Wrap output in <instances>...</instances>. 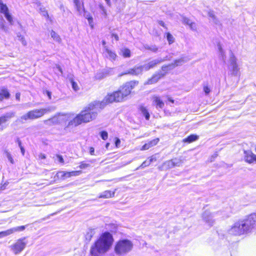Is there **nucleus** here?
Here are the masks:
<instances>
[{"label":"nucleus","mask_w":256,"mask_h":256,"mask_svg":"<svg viewBox=\"0 0 256 256\" xmlns=\"http://www.w3.org/2000/svg\"><path fill=\"white\" fill-rule=\"evenodd\" d=\"M100 10H101L102 11V14H104V16H106L107 14H106V10L102 6H100Z\"/></svg>","instance_id":"obj_46"},{"label":"nucleus","mask_w":256,"mask_h":256,"mask_svg":"<svg viewBox=\"0 0 256 256\" xmlns=\"http://www.w3.org/2000/svg\"><path fill=\"white\" fill-rule=\"evenodd\" d=\"M108 4H110V0H105Z\"/></svg>","instance_id":"obj_64"},{"label":"nucleus","mask_w":256,"mask_h":256,"mask_svg":"<svg viewBox=\"0 0 256 256\" xmlns=\"http://www.w3.org/2000/svg\"><path fill=\"white\" fill-rule=\"evenodd\" d=\"M51 38L56 42L60 43L62 42V39L60 36L56 33L54 31L52 30L50 33Z\"/></svg>","instance_id":"obj_27"},{"label":"nucleus","mask_w":256,"mask_h":256,"mask_svg":"<svg viewBox=\"0 0 256 256\" xmlns=\"http://www.w3.org/2000/svg\"><path fill=\"white\" fill-rule=\"evenodd\" d=\"M106 106L102 100V102L94 101L90 103L72 120L68 122V126H77L82 122H88L96 118V110L103 108Z\"/></svg>","instance_id":"obj_1"},{"label":"nucleus","mask_w":256,"mask_h":256,"mask_svg":"<svg viewBox=\"0 0 256 256\" xmlns=\"http://www.w3.org/2000/svg\"><path fill=\"white\" fill-rule=\"evenodd\" d=\"M159 24L162 26H164V23L162 21L159 22Z\"/></svg>","instance_id":"obj_61"},{"label":"nucleus","mask_w":256,"mask_h":256,"mask_svg":"<svg viewBox=\"0 0 256 256\" xmlns=\"http://www.w3.org/2000/svg\"><path fill=\"white\" fill-rule=\"evenodd\" d=\"M93 235H94L93 230H90L87 232L86 234V238L87 240H90V239L92 238Z\"/></svg>","instance_id":"obj_33"},{"label":"nucleus","mask_w":256,"mask_h":256,"mask_svg":"<svg viewBox=\"0 0 256 256\" xmlns=\"http://www.w3.org/2000/svg\"><path fill=\"white\" fill-rule=\"evenodd\" d=\"M94 149L92 147H90V153L91 155H94Z\"/></svg>","instance_id":"obj_51"},{"label":"nucleus","mask_w":256,"mask_h":256,"mask_svg":"<svg viewBox=\"0 0 256 256\" xmlns=\"http://www.w3.org/2000/svg\"><path fill=\"white\" fill-rule=\"evenodd\" d=\"M114 240L112 235L108 232L102 234L90 248L92 256H99L100 254L108 252Z\"/></svg>","instance_id":"obj_4"},{"label":"nucleus","mask_w":256,"mask_h":256,"mask_svg":"<svg viewBox=\"0 0 256 256\" xmlns=\"http://www.w3.org/2000/svg\"><path fill=\"white\" fill-rule=\"evenodd\" d=\"M0 28L2 30H3L4 32H8V28L4 24H2L0 25Z\"/></svg>","instance_id":"obj_44"},{"label":"nucleus","mask_w":256,"mask_h":256,"mask_svg":"<svg viewBox=\"0 0 256 256\" xmlns=\"http://www.w3.org/2000/svg\"><path fill=\"white\" fill-rule=\"evenodd\" d=\"M218 50H220V52L221 53L222 55L224 54V50L220 46H218Z\"/></svg>","instance_id":"obj_54"},{"label":"nucleus","mask_w":256,"mask_h":256,"mask_svg":"<svg viewBox=\"0 0 256 256\" xmlns=\"http://www.w3.org/2000/svg\"><path fill=\"white\" fill-rule=\"evenodd\" d=\"M203 90L206 94H208L211 91L210 88L208 85H204L203 87Z\"/></svg>","instance_id":"obj_39"},{"label":"nucleus","mask_w":256,"mask_h":256,"mask_svg":"<svg viewBox=\"0 0 256 256\" xmlns=\"http://www.w3.org/2000/svg\"><path fill=\"white\" fill-rule=\"evenodd\" d=\"M0 12L4 14L10 24H13V18L10 14L8 8L6 4H3L2 0H0Z\"/></svg>","instance_id":"obj_10"},{"label":"nucleus","mask_w":256,"mask_h":256,"mask_svg":"<svg viewBox=\"0 0 256 256\" xmlns=\"http://www.w3.org/2000/svg\"><path fill=\"white\" fill-rule=\"evenodd\" d=\"M75 8L80 14H82L84 12V8L83 3L80 0H73Z\"/></svg>","instance_id":"obj_19"},{"label":"nucleus","mask_w":256,"mask_h":256,"mask_svg":"<svg viewBox=\"0 0 256 256\" xmlns=\"http://www.w3.org/2000/svg\"><path fill=\"white\" fill-rule=\"evenodd\" d=\"M150 164V162H148V160H145L142 164L138 168H136V170H138L140 168H143L146 166H148Z\"/></svg>","instance_id":"obj_40"},{"label":"nucleus","mask_w":256,"mask_h":256,"mask_svg":"<svg viewBox=\"0 0 256 256\" xmlns=\"http://www.w3.org/2000/svg\"><path fill=\"white\" fill-rule=\"evenodd\" d=\"M148 161L150 162V164L152 162L156 160V158L154 156H152L148 158Z\"/></svg>","instance_id":"obj_47"},{"label":"nucleus","mask_w":256,"mask_h":256,"mask_svg":"<svg viewBox=\"0 0 256 256\" xmlns=\"http://www.w3.org/2000/svg\"><path fill=\"white\" fill-rule=\"evenodd\" d=\"M136 82L130 81L120 87L118 91L108 94L103 100L106 105L114 102H120L125 100L131 92L132 90L136 85Z\"/></svg>","instance_id":"obj_3"},{"label":"nucleus","mask_w":256,"mask_h":256,"mask_svg":"<svg viewBox=\"0 0 256 256\" xmlns=\"http://www.w3.org/2000/svg\"><path fill=\"white\" fill-rule=\"evenodd\" d=\"M24 240L25 238H20L10 246V249L15 254H18L24 249L26 245V242Z\"/></svg>","instance_id":"obj_7"},{"label":"nucleus","mask_w":256,"mask_h":256,"mask_svg":"<svg viewBox=\"0 0 256 256\" xmlns=\"http://www.w3.org/2000/svg\"><path fill=\"white\" fill-rule=\"evenodd\" d=\"M5 154L6 158L8 159V161L12 164H14V161L13 159L12 154L8 151L5 152Z\"/></svg>","instance_id":"obj_32"},{"label":"nucleus","mask_w":256,"mask_h":256,"mask_svg":"<svg viewBox=\"0 0 256 256\" xmlns=\"http://www.w3.org/2000/svg\"><path fill=\"white\" fill-rule=\"evenodd\" d=\"M152 100V104L155 106L156 108H162L164 107V104L159 96H154Z\"/></svg>","instance_id":"obj_16"},{"label":"nucleus","mask_w":256,"mask_h":256,"mask_svg":"<svg viewBox=\"0 0 256 256\" xmlns=\"http://www.w3.org/2000/svg\"><path fill=\"white\" fill-rule=\"evenodd\" d=\"M56 160L58 162H60L62 164L64 163V158H62V156H61L60 155H56Z\"/></svg>","instance_id":"obj_45"},{"label":"nucleus","mask_w":256,"mask_h":256,"mask_svg":"<svg viewBox=\"0 0 256 256\" xmlns=\"http://www.w3.org/2000/svg\"><path fill=\"white\" fill-rule=\"evenodd\" d=\"M168 101H170V102H171L172 104H173L174 102V100H172L171 98L170 97H168Z\"/></svg>","instance_id":"obj_57"},{"label":"nucleus","mask_w":256,"mask_h":256,"mask_svg":"<svg viewBox=\"0 0 256 256\" xmlns=\"http://www.w3.org/2000/svg\"><path fill=\"white\" fill-rule=\"evenodd\" d=\"M133 248L132 241L128 239H120L116 243L114 252L118 256H124L130 252Z\"/></svg>","instance_id":"obj_5"},{"label":"nucleus","mask_w":256,"mask_h":256,"mask_svg":"<svg viewBox=\"0 0 256 256\" xmlns=\"http://www.w3.org/2000/svg\"><path fill=\"white\" fill-rule=\"evenodd\" d=\"M70 82L72 86V88L74 91H78L79 90V87L76 82L74 81L73 80H70Z\"/></svg>","instance_id":"obj_35"},{"label":"nucleus","mask_w":256,"mask_h":256,"mask_svg":"<svg viewBox=\"0 0 256 256\" xmlns=\"http://www.w3.org/2000/svg\"><path fill=\"white\" fill-rule=\"evenodd\" d=\"M244 158L245 162L248 164L256 162V155L250 150H244Z\"/></svg>","instance_id":"obj_15"},{"label":"nucleus","mask_w":256,"mask_h":256,"mask_svg":"<svg viewBox=\"0 0 256 256\" xmlns=\"http://www.w3.org/2000/svg\"><path fill=\"white\" fill-rule=\"evenodd\" d=\"M256 224V213L250 214L244 220L234 223L228 230L232 236H241L252 232Z\"/></svg>","instance_id":"obj_2"},{"label":"nucleus","mask_w":256,"mask_h":256,"mask_svg":"<svg viewBox=\"0 0 256 256\" xmlns=\"http://www.w3.org/2000/svg\"><path fill=\"white\" fill-rule=\"evenodd\" d=\"M5 119L4 118H0V126L3 124L4 123ZM3 130L2 127H0V130Z\"/></svg>","instance_id":"obj_48"},{"label":"nucleus","mask_w":256,"mask_h":256,"mask_svg":"<svg viewBox=\"0 0 256 256\" xmlns=\"http://www.w3.org/2000/svg\"><path fill=\"white\" fill-rule=\"evenodd\" d=\"M120 54L124 58H130V51L126 48H123L120 50Z\"/></svg>","instance_id":"obj_29"},{"label":"nucleus","mask_w":256,"mask_h":256,"mask_svg":"<svg viewBox=\"0 0 256 256\" xmlns=\"http://www.w3.org/2000/svg\"><path fill=\"white\" fill-rule=\"evenodd\" d=\"M70 114H61L52 118L53 121L58 120L59 122H66L70 119Z\"/></svg>","instance_id":"obj_20"},{"label":"nucleus","mask_w":256,"mask_h":256,"mask_svg":"<svg viewBox=\"0 0 256 256\" xmlns=\"http://www.w3.org/2000/svg\"><path fill=\"white\" fill-rule=\"evenodd\" d=\"M159 142V138H156L148 142L145 144H144L142 148L140 149L141 150H147L150 148L156 146Z\"/></svg>","instance_id":"obj_18"},{"label":"nucleus","mask_w":256,"mask_h":256,"mask_svg":"<svg viewBox=\"0 0 256 256\" xmlns=\"http://www.w3.org/2000/svg\"><path fill=\"white\" fill-rule=\"evenodd\" d=\"M102 45H103V46H104V48L105 49V46H106V41H104V40H102Z\"/></svg>","instance_id":"obj_62"},{"label":"nucleus","mask_w":256,"mask_h":256,"mask_svg":"<svg viewBox=\"0 0 256 256\" xmlns=\"http://www.w3.org/2000/svg\"><path fill=\"white\" fill-rule=\"evenodd\" d=\"M105 56L112 60H115L116 55V54L109 50L107 46H105V51L104 52Z\"/></svg>","instance_id":"obj_23"},{"label":"nucleus","mask_w":256,"mask_h":256,"mask_svg":"<svg viewBox=\"0 0 256 256\" xmlns=\"http://www.w3.org/2000/svg\"><path fill=\"white\" fill-rule=\"evenodd\" d=\"M198 139V136L194 134H192L188 136V138L184 139L183 142H192L196 141Z\"/></svg>","instance_id":"obj_28"},{"label":"nucleus","mask_w":256,"mask_h":256,"mask_svg":"<svg viewBox=\"0 0 256 256\" xmlns=\"http://www.w3.org/2000/svg\"><path fill=\"white\" fill-rule=\"evenodd\" d=\"M112 38H114L116 40H118V36L117 34H112Z\"/></svg>","instance_id":"obj_53"},{"label":"nucleus","mask_w":256,"mask_h":256,"mask_svg":"<svg viewBox=\"0 0 256 256\" xmlns=\"http://www.w3.org/2000/svg\"><path fill=\"white\" fill-rule=\"evenodd\" d=\"M167 72L166 70L162 71L160 73H157L154 74L150 78L148 79L146 82L148 84H152L156 82L161 78L164 76Z\"/></svg>","instance_id":"obj_13"},{"label":"nucleus","mask_w":256,"mask_h":256,"mask_svg":"<svg viewBox=\"0 0 256 256\" xmlns=\"http://www.w3.org/2000/svg\"><path fill=\"white\" fill-rule=\"evenodd\" d=\"M166 38L170 44H171L174 42V38L170 33L167 34Z\"/></svg>","instance_id":"obj_37"},{"label":"nucleus","mask_w":256,"mask_h":256,"mask_svg":"<svg viewBox=\"0 0 256 256\" xmlns=\"http://www.w3.org/2000/svg\"><path fill=\"white\" fill-rule=\"evenodd\" d=\"M46 94H47V96H48V98L50 99H51V92L48 91H47Z\"/></svg>","instance_id":"obj_56"},{"label":"nucleus","mask_w":256,"mask_h":256,"mask_svg":"<svg viewBox=\"0 0 256 256\" xmlns=\"http://www.w3.org/2000/svg\"><path fill=\"white\" fill-rule=\"evenodd\" d=\"M19 40L22 42V45H24V46L26 45V44H27L26 42L24 36H19Z\"/></svg>","instance_id":"obj_43"},{"label":"nucleus","mask_w":256,"mask_h":256,"mask_svg":"<svg viewBox=\"0 0 256 256\" xmlns=\"http://www.w3.org/2000/svg\"><path fill=\"white\" fill-rule=\"evenodd\" d=\"M110 146V143H107L106 145V148H108V146Z\"/></svg>","instance_id":"obj_63"},{"label":"nucleus","mask_w":256,"mask_h":256,"mask_svg":"<svg viewBox=\"0 0 256 256\" xmlns=\"http://www.w3.org/2000/svg\"><path fill=\"white\" fill-rule=\"evenodd\" d=\"M46 158V156L45 154H40L39 155H38V159L39 160H44Z\"/></svg>","instance_id":"obj_49"},{"label":"nucleus","mask_w":256,"mask_h":256,"mask_svg":"<svg viewBox=\"0 0 256 256\" xmlns=\"http://www.w3.org/2000/svg\"><path fill=\"white\" fill-rule=\"evenodd\" d=\"M20 150H21V152H22V155H24V148L21 146L20 147Z\"/></svg>","instance_id":"obj_60"},{"label":"nucleus","mask_w":256,"mask_h":256,"mask_svg":"<svg viewBox=\"0 0 256 256\" xmlns=\"http://www.w3.org/2000/svg\"><path fill=\"white\" fill-rule=\"evenodd\" d=\"M100 136L104 140H106L108 138V134L106 131H102L100 132Z\"/></svg>","instance_id":"obj_41"},{"label":"nucleus","mask_w":256,"mask_h":256,"mask_svg":"<svg viewBox=\"0 0 256 256\" xmlns=\"http://www.w3.org/2000/svg\"><path fill=\"white\" fill-rule=\"evenodd\" d=\"M56 177L58 179L61 180H65L66 178H70L69 172L60 171L56 173Z\"/></svg>","instance_id":"obj_24"},{"label":"nucleus","mask_w":256,"mask_h":256,"mask_svg":"<svg viewBox=\"0 0 256 256\" xmlns=\"http://www.w3.org/2000/svg\"><path fill=\"white\" fill-rule=\"evenodd\" d=\"M4 189H5L4 185L0 186V192H1V191L4 190Z\"/></svg>","instance_id":"obj_55"},{"label":"nucleus","mask_w":256,"mask_h":256,"mask_svg":"<svg viewBox=\"0 0 256 256\" xmlns=\"http://www.w3.org/2000/svg\"><path fill=\"white\" fill-rule=\"evenodd\" d=\"M50 111V108L35 109L29 111L26 114L20 116V120L21 122L28 120H34L42 117L45 114Z\"/></svg>","instance_id":"obj_6"},{"label":"nucleus","mask_w":256,"mask_h":256,"mask_svg":"<svg viewBox=\"0 0 256 256\" xmlns=\"http://www.w3.org/2000/svg\"><path fill=\"white\" fill-rule=\"evenodd\" d=\"M140 110L142 114L144 116L146 120H148L150 118V114L147 110L144 107L142 106L140 108Z\"/></svg>","instance_id":"obj_31"},{"label":"nucleus","mask_w":256,"mask_h":256,"mask_svg":"<svg viewBox=\"0 0 256 256\" xmlns=\"http://www.w3.org/2000/svg\"><path fill=\"white\" fill-rule=\"evenodd\" d=\"M174 166H179L180 164V162L176 159L173 160L170 162Z\"/></svg>","instance_id":"obj_42"},{"label":"nucleus","mask_w":256,"mask_h":256,"mask_svg":"<svg viewBox=\"0 0 256 256\" xmlns=\"http://www.w3.org/2000/svg\"><path fill=\"white\" fill-rule=\"evenodd\" d=\"M90 166V164L88 163H86L84 162H82L80 163L79 168L80 169H86Z\"/></svg>","instance_id":"obj_34"},{"label":"nucleus","mask_w":256,"mask_h":256,"mask_svg":"<svg viewBox=\"0 0 256 256\" xmlns=\"http://www.w3.org/2000/svg\"><path fill=\"white\" fill-rule=\"evenodd\" d=\"M150 50H152V51L156 52L157 51L158 48L154 46H152Z\"/></svg>","instance_id":"obj_52"},{"label":"nucleus","mask_w":256,"mask_h":256,"mask_svg":"<svg viewBox=\"0 0 256 256\" xmlns=\"http://www.w3.org/2000/svg\"><path fill=\"white\" fill-rule=\"evenodd\" d=\"M188 60V59L186 58H180L176 60L174 62L170 64L163 66L162 68V70L164 71L165 70H166L168 72V70H171L176 66L182 65Z\"/></svg>","instance_id":"obj_9"},{"label":"nucleus","mask_w":256,"mask_h":256,"mask_svg":"<svg viewBox=\"0 0 256 256\" xmlns=\"http://www.w3.org/2000/svg\"><path fill=\"white\" fill-rule=\"evenodd\" d=\"M10 97V93L6 89H2L0 90V100H2L4 99H8Z\"/></svg>","instance_id":"obj_25"},{"label":"nucleus","mask_w":256,"mask_h":256,"mask_svg":"<svg viewBox=\"0 0 256 256\" xmlns=\"http://www.w3.org/2000/svg\"><path fill=\"white\" fill-rule=\"evenodd\" d=\"M42 14L44 15V16H46H46H48V12H46V11H44V12H42Z\"/></svg>","instance_id":"obj_59"},{"label":"nucleus","mask_w":256,"mask_h":256,"mask_svg":"<svg viewBox=\"0 0 256 256\" xmlns=\"http://www.w3.org/2000/svg\"><path fill=\"white\" fill-rule=\"evenodd\" d=\"M170 60V58H168V56H166L164 57V58H160L156 60H152L149 62L148 64L144 65V70H148L154 67H155L158 64H160V62H163L164 61Z\"/></svg>","instance_id":"obj_11"},{"label":"nucleus","mask_w":256,"mask_h":256,"mask_svg":"<svg viewBox=\"0 0 256 256\" xmlns=\"http://www.w3.org/2000/svg\"><path fill=\"white\" fill-rule=\"evenodd\" d=\"M25 229V226H19L15 228H12L5 231L0 232V238L9 236L16 232L23 231Z\"/></svg>","instance_id":"obj_12"},{"label":"nucleus","mask_w":256,"mask_h":256,"mask_svg":"<svg viewBox=\"0 0 256 256\" xmlns=\"http://www.w3.org/2000/svg\"><path fill=\"white\" fill-rule=\"evenodd\" d=\"M16 98L18 100H20V94L19 93H16Z\"/></svg>","instance_id":"obj_58"},{"label":"nucleus","mask_w":256,"mask_h":256,"mask_svg":"<svg viewBox=\"0 0 256 256\" xmlns=\"http://www.w3.org/2000/svg\"><path fill=\"white\" fill-rule=\"evenodd\" d=\"M144 70V66H135L133 68L129 70L125 74H130L132 75L137 76L141 74Z\"/></svg>","instance_id":"obj_17"},{"label":"nucleus","mask_w":256,"mask_h":256,"mask_svg":"<svg viewBox=\"0 0 256 256\" xmlns=\"http://www.w3.org/2000/svg\"><path fill=\"white\" fill-rule=\"evenodd\" d=\"M120 144V139L118 138H116V140L115 142V144H116V148L119 147Z\"/></svg>","instance_id":"obj_50"},{"label":"nucleus","mask_w":256,"mask_h":256,"mask_svg":"<svg viewBox=\"0 0 256 256\" xmlns=\"http://www.w3.org/2000/svg\"><path fill=\"white\" fill-rule=\"evenodd\" d=\"M106 76L104 72L97 73L95 76V78L96 80H101Z\"/></svg>","instance_id":"obj_38"},{"label":"nucleus","mask_w":256,"mask_h":256,"mask_svg":"<svg viewBox=\"0 0 256 256\" xmlns=\"http://www.w3.org/2000/svg\"><path fill=\"white\" fill-rule=\"evenodd\" d=\"M15 115V113L14 112H10L6 113L5 115L0 116V118H4L5 119L4 123L8 120V119L10 118L14 117Z\"/></svg>","instance_id":"obj_30"},{"label":"nucleus","mask_w":256,"mask_h":256,"mask_svg":"<svg viewBox=\"0 0 256 256\" xmlns=\"http://www.w3.org/2000/svg\"><path fill=\"white\" fill-rule=\"evenodd\" d=\"M116 190L114 191L106 190L101 193L99 196L100 198H108L114 196Z\"/></svg>","instance_id":"obj_21"},{"label":"nucleus","mask_w":256,"mask_h":256,"mask_svg":"<svg viewBox=\"0 0 256 256\" xmlns=\"http://www.w3.org/2000/svg\"><path fill=\"white\" fill-rule=\"evenodd\" d=\"M214 216L209 211H205L202 214L203 220L209 226H211L214 223Z\"/></svg>","instance_id":"obj_14"},{"label":"nucleus","mask_w":256,"mask_h":256,"mask_svg":"<svg viewBox=\"0 0 256 256\" xmlns=\"http://www.w3.org/2000/svg\"><path fill=\"white\" fill-rule=\"evenodd\" d=\"M70 177L74 176H78L82 174V171L77 170V171H72L70 172Z\"/></svg>","instance_id":"obj_36"},{"label":"nucleus","mask_w":256,"mask_h":256,"mask_svg":"<svg viewBox=\"0 0 256 256\" xmlns=\"http://www.w3.org/2000/svg\"><path fill=\"white\" fill-rule=\"evenodd\" d=\"M182 22L184 24H187L188 26L190 28L191 30H196V24L194 22H192L190 19H188L184 17L182 18Z\"/></svg>","instance_id":"obj_22"},{"label":"nucleus","mask_w":256,"mask_h":256,"mask_svg":"<svg viewBox=\"0 0 256 256\" xmlns=\"http://www.w3.org/2000/svg\"><path fill=\"white\" fill-rule=\"evenodd\" d=\"M228 67L232 75L236 76L238 74L240 68L237 64V60L232 53L230 57Z\"/></svg>","instance_id":"obj_8"},{"label":"nucleus","mask_w":256,"mask_h":256,"mask_svg":"<svg viewBox=\"0 0 256 256\" xmlns=\"http://www.w3.org/2000/svg\"><path fill=\"white\" fill-rule=\"evenodd\" d=\"M82 14L84 15V16L88 20L89 25L92 28H94V24H93V18L91 16V15L88 12H86L85 11Z\"/></svg>","instance_id":"obj_26"}]
</instances>
